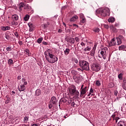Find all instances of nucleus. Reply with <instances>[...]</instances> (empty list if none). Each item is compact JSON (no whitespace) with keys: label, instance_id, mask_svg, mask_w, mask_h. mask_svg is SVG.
<instances>
[{"label":"nucleus","instance_id":"obj_1","mask_svg":"<svg viewBox=\"0 0 126 126\" xmlns=\"http://www.w3.org/2000/svg\"><path fill=\"white\" fill-rule=\"evenodd\" d=\"M44 55L46 61H47L48 63H55L56 62H58V57L50 53V52L45 51L44 52Z\"/></svg>","mask_w":126,"mask_h":126},{"label":"nucleus","instance_id":"obj_2","mask_svg":"<svg viewBox=\"0 0 126 126\" xmlns=\"http://www.w3.org/2000/svg\"><path fill=\"white\" fill-rule=\"evenodd\" d=\"M97 11H98L99 14L102 17H106V16H109L110 15V9L108 8H101Z\"/></svg>","mask_w":126,"mask_h":126},{"label":"nucleus","instance_id":"obj_3","mask_svg":"<svg viewBox=\"0 0 126 126\" xmlns=\"http://www.w3.org/2000/svg\"><path fill=\"white\" fill-rule=\"evenodd\" d=\"M79 66L83 70H90L89 68V63L85 60H81L79 61Z\"/></svg>","mask_w":126,"mask_h":126},{"label":"nucleus","instance_id":"obj_4","mask_svg":"<svg viewBox=\"0 0 126 126\" xmlns=\"http://www.w3.org/2000/svg\"><path fill=\"white\" fill-rule=\"evenodd\" d=\"M101 69V65L98 63H93L91 65V70L93 71H95L97 72Z\"/></svg>","mask_w":126,"mask_h":126},{"label":"nucleus","instance_id":"obj_5","mask_svg":"<svg viewBox=\"0 0 126 126\" xmlns=\"http://www.w3.org/2000/svg\"><path fill=\"white\" fill-rule=\"evenodd\" d=\"M88 91V89H87V87H85L82 90H80V97L81 98H85V94Z\"/></svg>","mask_w":126,"mask_h":126},{"label":"nucleus","instance_id":"obj_6","mask_svg":"<svg viewBox=\"0 0 126 126\" xmlns=\"http://www.w3.org/2000/svg\"><path fill=\"white\" fill-rule=\"evenodd\" d=\"M69 91L72 95H77V96H79L80 95L79 92L76 91L75 88H71L69 89Z\"/></svg>","mask_w":126,"mask_h":126},{"label":"nucleus","instance_id":"obj_7","mask_svg":"<svg viewBox=\"0 0 126 126\" xmlns=\"http://www.w3.org/2000/svg\"><path fill=\"white\" fill-rule=\"evenodd\" d=\"M50 103H51L54 106L58 105V99L55 96H52L50 100Z\"/></svg>","mask_w":126,"mask_h":126},{"label":"nucleus","instance_id":"obj_8","mask_svg":"<svg viewBox=\"0 0 126 126\" xmlns=\"http://www.w3.org/2000/svg\"><path fill=\"white\" fill-rule=\"evenodd\" d=\"M108 44L109 47H112V46H116L117 42L115 41V39L113 38Z\"/></svg>","mask_w":126,"mask_h":126},{"label":"nucleus","instance_id":"obj_9","mask_svg":"<svg viewBox=\"0 0 126 126\" xmlns=\"http://www.w3.org/2000/svg\"><path fill=\"white\" fill-rule=\"evenodd\" d=\"M1 30H2V31H6L7 30H10V27L8 26L6 27H1Z\"/></svg>","mask_w":126,"mask_h":126},{"label":"nucleus","instance_id":"obj_10","mask_svg":"<svg viewBox=\"0 0 126 126\" xmlns=\"http://www.w3.org/2000/svg\"><path fill=\"white\" fill-rule=\"evenodd\" d=\"M77 19H78V17L77 16H74L70 19V22H74V21H76Z\"/></svg>","mask_w":126,"mask_h":126},{"label":"nucleus","instance_id":"obj_11","mask_svg":"<svg viewBox=\"0 0 126 126\" xmlns=\"http://www.w3.org/2000/svg\"><path fill=\"white\" fill-rule=\"evenodd\" d=\"M25 4L23 3H20L19 4V11H22V8L24 7Z\"/></svg>","mask_w":126,"mask_h":126},{"label":"nucleus","instance_id":"obj_12","mask_svg":"<svg viewBox=\"0 0 126 126\" xmlns=\"http://www.w3.org/2000/svg\"><path fill=\"white\" fill-rule=\"evenodd\" d=\"M69 52H70V49L66 48L65 50H64V55H65V56H68L69 54Z\"/></svg>","mask_w":126,"mask_h":126},{"label":"nucleus","instance_id":"obj_13","mask_svg":"<svg viewBox=\"0 0 126 126\" xmlns=\"http://www.w3.org/2000/svg\"><path fill=\"white\" fill-rule=\"evenodd\" d=\"M26 89V87L24 86V85H22L20 86V88H19V91H24Z\"/></svg>","mask_w":126,"mask_h":126},{"label":"nucleus","instance_id":"obj_14","mask_svg":"<svg viewBox=\"0 0 126 126\" xmlns=\"http://www.w3.org/2000/svg\"><path fill=\"white\" fill-rule=\"evenodd\" d=\"M41 90L37 89L35 91V96H39V95H41Z\"/></svg>","mask_w":126,"mask_h":126},{"label":"nucleus","instance_id":"obj_15","mask_svg":"<svg viewBox=\"0 0 126 126\" xmlns=\"http://www.w3.org/2000/svg\"><path fill=\"white\" fill-rule=\"evenodd\" d=\"M125 125H126V123L123 121H120L118 124V126H124Z\"/></svg>","mask_w":126,"mask_h":126},{"label":"nucleus","instance_id":"obj_16","mask_svg":"<svg viewBox=\"0 0 126 126\" xmlns=\"http://www.w3.org/2000/svg\"><path fill=\"white\" fill-rule=\"evenodd\" d=\"M69 42L70 44H74V43H75V40L74 38L71 37L69 39Z\"/></svg>","mask_w":126,"mask_h":126},{"label":"nucleus","instance_id":"obj_17","mask_svg":"<svg viewBox=\"0 0 126 126\" xmlns=\"http://www.w3.org/2000/svg\"><path fill=\"white\" fill-rule=\"evenodd\" d=\"M24 9H26L27 10H29L30 8V6L29 5L27 4H25L24 7Z\"/></svg>","mask_w":126,"mask_h":126},{"label":"nucleus","instance_id":"obj_18","mask_svg":"<svg viewBox=\"0 0 126 126\" xmlns=\"http://www.w3.org/2000/svg\"><path fill=\"white\" fill-rule=\"evenodd\" d=\"M95 51L94 49H92L91 51L90 55L92 57H95Z\"/></svg>","mask_w":126,"mask_h":126},{"label":"nucleus","instance_id":"obj_19","mask_svg":"<svg viewBox=\"0 0 126 126\" xmlns=\"http://www.w3.org/2000/svg\"><path fill=\"white\" fill-rule=\"evenodd\" d=\"M126 45H121L119 46V51H123V50L126 49Z\"/></svg>","mask_w":126,"mask_h":126},{"label":"nucleus","instance_id":"obj_20","mask_svg":"<svg viewBox=\"0 0 126 126\" xmlns=\"http://www.w3.org/2000/svg\"><path fill=\"white\" fill-rule=\"evenodd\" d=\"M30 17V16H29V15L28 14L26 15L25 17L24 18L25 21H28V20H29Z\"/></svg>","mask_w":126,"mask_h":126},{"label":"nucleus","instance_id":"obj_21","mask_svg":"<svg viewBox=\"0 0 126 126\" xmlns=\"http://www.w3.org/2000/svg\"><path fill=\"white\" fill-rule=\"evenodd\" d=\"M108 22H110L113 23V22H115V18H110L108 19Z\"/></svg>","mask_w":126,"mask_h":126},{"label":"nucleus","instance_id":"obj_22","mask_svg":"<svg viewBox=\"0 0 126 126\" xmlns=\"http://www.w3.org/2000/svg\"><path fill=\"white\" fill-rule=\"evenodd\" d=\"M93 31L95 33H99L100 32V29L99 28H95L93 30Z\"/></svg>","mask_w":126,"mask_h":126},{"label":"nucleus","instance_id":"obj_23","mask_svg":"<svg viewBox=\"0 0 126 126\" xmlns=\"http://www.w3.org/2000/svg\"><path fill=\"white\" fill-rule=\"evenodd\" d=\"M91 50V47H89V46H88L84 49V51L85 52H87V51L89 52Z\"/></svg>","mask_w":126,"mask_h":126},{"label":"nucleus","instance_id":"obj_24","mask_svg":"<svg viewBox=\"0 0 126 126\" xmlns=\"http://www.w3.org/2000/svg\"><path fill=\"white\" fill-rule=\"evenodd\" d=\"M26 55H27V56H28L29 57H30L31 54H30V51H29V49H26Z\"/></svg>","mask_w":126,"mask_h":126},{"label":"nucleus","instance_id":"obj_25","mask_svg":"<svg viewBox=\"0 0 126 126\" xmlns=\"http://www.w3.org/2000/svg\"><path fill=\"white\" fill-rule=\"evenodd\" d=\"M42 41H43V37L39 38L37 39V43H38V44H41V43H42Z\"/></svg>","mask_w":126,"mask_h":126},{"label":"nucleus","instance_id":"obj_26","mask_svg":"<svg viewBox=\"0 0 126 126\" xmlns=\"http://www.w3.org/2000/svg\"><path fill=\"white\" fill-rule=\"evenodd\" d=\"M29 121V117H25L24 119V123H27Z\"/></svg>","mask_w":126,"mask_h":126},{"label":"nucleus","instance_id":"obj_27","mask_svg":"<svg viewBox=\"0 0 126 126\" xmlns=\"http://www.w3.org/2000/svg\"><path fill=\"white\" fill-rule=\"evenodd\" d=\"M22 80L24 82V84H23V85H24V86H25V85H27L28 83H27V81H26V80L25 79L23 78Z\"/></svg>","mask_w":126,"mask_h":126},{"label":"nucleus","instance_id":"obj_28","mask_svg":"<svg viewBox=\"0 0 126 126\" xmlns=\"http://www.w3.org/2000/svg\"><path fill=\"white\" fill-rule=\"evenodd\" d=\"M80 22L81 23H85L86 22V19L85 18L80 19Z\"/></svg>","mask_w":126,"mask_h":126},{"label":"nucleus","instance_id":"obj_29","mask_svg":"<svg viewBox=\"0 0 126 126\" xmlns=\"http://www.w3.org/2000/svg\"><path fill=\"white\" fill-rule=\"evenodd\" d=\"M105 52H106L105 49H102L101 51L100 52V54L102 56H105Z\"/></svg>","mask_w":126,"mask_h":126},{"label":"nucleus","instance_id":"obj_30","mask_svg":"<svg viewBox=\"0 0 126 126\" xmlns=\"http://www.w3.org/2000/svg\"><path fill=\"white\" fill-rule=\"evenodd\" d=\"M61 102H63V103H65L67 100L65 98H62L60 100Z\"/></svg>","mask_w":126,"mask_h":126},{"label":"nucleus","instance_id":"obj_31","mask_svg":"<svg viewBox=\"0 0 126 126\" xmlns=\"http://www.w3.org/2000/svg\"><path fill=\"white\" fill-rule=\"evenodd\" d=\"M28 25H29L30 28H33V29H34V25H33V24H32L31 23H28Z\"/></svg>","mask_w":126,"mask_h":126},{"label":"nucleus","instance_id":"obj_32","mask_svg":"<svg viewBox=\"0 0 126 126\" xmlns=\"http://www.w3.org/2000/svg\"><path fill=\"white\" fill-rule=\"evenodd\" d=\"M118 78L120 79V80L123 79V73H121L118 75Z\"/></svg>","mask_w":126,"mask_h":126},{"label":"nucleus","instance_id":"obj_33","mask_svg":"<svg viewBox=\"0 0 126 126\" xmlns=\"http://www.w3.org/2000/svg\"><path fill=\"white\" fill-rule=\"evenodd\" d=\"M110 29H111V30H112L113 32H115L116 30H117V29L115 27H114V26H110Z\"/></svg>","mask_w":126,"mask_h":126},{"label":"nucleus","instance_id":"obj_34","mask_svg":"<svg viewBox=\"0 0 126 126\" xmlns=\"http://www.w3.org/2000/svg\"><path fill=\"white\" fill-rule=\"evenodd\" d=\"M13 63V60L12 59H9L8 61V64H12Z\"/></svg>","mask_w":126,"mask_h":126},{"label":"nucleus","instance_id":"obj_35","mask_svg":"<svg viewBox=\"0 0 126 126\" xmlns=\"http://www.w3.org/2000/svg\"><path fill=\"white\" fill-rule=\"evenodd\" d=\"M117 43H118V45H121V44H122V40L117 38Z\"/></svg>","mask_w":126,"mask_h":126},{"label":"nucleus","instance_id":"obj_36","mask_svg":"<svg viewBox=\"0 0 126 126\" xmlns=\"http://www.w3.org/2000/svg\"><path fill=\"white\" fill-rule=\"evenodd\" d=\"M95 84L97 86H100V85H101V83L100 82V81L98 80L96 81Z\"/></svg>","mask_w":126,"mask_h":126},{"label":"nucleus","instance_id":"obj_37","mask_svg":"<svg viewBox=\"0 0 126 126\" xmlns=\"http://www.w3.org/2000/svg\"><path fill=\"white\" fill-rule=\"evenodd\" d=\"M79 17L80 19H83V18H85V17H84V15L83 14L81 13L79 14Z\"/></svg>","mask_w":126,"mask_h":126},{"label":"nucleus","instance_id":"obj_38","mask_svg":"<svg viewBox=\"0 0 126 126\" xmlns=\"http://www.w3.org/2000/svg\"><path fill=\"white\" fill-rule=\"evenodd\" d=\"M6 50V51H7V52H11V51H12V49L11 48V47H7Z\"/></svg>","mask_w":126,"mask_h":126},{"label":"nucleus","instance_id":"obj_39","mask_svg":"<svg viewBox=\"0 0 126 126\" xmlns=\"http://www.w3.org/2000/svg\"><path fill=\"white\" fill-rule=\"evenodd\" d=\"M13 16L14 19H15L16 20H18V16H17V15H14Z\"/></svg>","mask_w":126,"mask_h":126},{"label":"nucleus","instance_id":"obj_40","mask_svg":"<svg viewBox=\"0 0 126 126\" xmlns=\"http://www.w3.org/2000/svg\"><path fill=\"white\" fill-rule=\"evenodd\" d=\"M73 78L74 80H78L79 79V78L77 77L76 75L73 76Z\"/></svg>","mask_w":126,"mask_h":126},{"label":"nucleus","instance_id":"obj_41","mask_svg":"<svg viewBox=\"0 0 126 126\" xmlns=\"http://www.w3.org/2000/svg\"><path fill=\"white\" fill-rule=\"evenodd\" d=\"M14 35H15V36H16L17 38H18V37H19V35L18 34V32H16L14 33Z\"/></svg>","mask_w":126,"mask_h":126},{"label":"nucleus","instance_id":"obj_42","mask_svg":"<svg viewBox=\"0 0 126 126\" xmlns=\"http://www.w3.org/2000/svg\"><path fill=\"white\" fill-rule=\"evenodd\" d=\"M53 104H52V103H50V102H49V109H52V108H53Z\"/></svg>","mask_w":126,"mask_h":126},{"label":"nucleus","instance_id":"obj_43","mask_svg":"<svg viewBox=\"0 0 126 126\" xmlns=\"http://www.w3.org/2000/svg\"><path fill=\"white\" fill-rule=\"evenodd\" d=\"M117 38L122 40H123V39H124V36H123L122 35H119L118 38Z\"/></svg>","mask_w":126,"mask_h":126},{"label":"nucleus","instance_id":"obj_44","mask_svg":"<svg viewBox=\"0 0 126 126\" xmlns=\"http://www.w3.org/2000/svg\"><path fill=\"white\" fill-rule=\"evenodd\" d=\"M123 88L125 90H126V83H125L124 85H123Z\"/></svg>","mask_w":126,"mask_h":126},{"label":"nucleus","instance_id":"obj_45","mask_svg":"<svg viewBox=\"0 0 126 126\" xmlns=\"http://www.w3.org/2000/svg\"><path fill=\"white\" fill-rule=\"evenodd\" d=\"M10 101V98H7V100H6L5 103L6 104H8V103H9Z\"/></svg>","mask_w":126,"mask_h":126},{"label":"nucleus","instance_id":"obj_46","mask_svg":"<svg viewBox=\"0 0 126 126\" xmlns=\"http://www.w3.org/2000/svg\"><path fill=\"white\" fill-rule=\"evenodd\" d=\"M104 28H106V29H109L110 28V27L108 25H104Z\"/></svg>","mask_w":126,"mask_h":126},{"label":"nucleus","instance_id":"obj_47","mask_svg":"<svg viewBox=\"0 0 126 126\" xmlns=\"http://www.w3.org/2000/svg\"><path fill=\"white\" fill-rule=\"evenodd\" d=\"M74 99H79V96H78L77 95H76L74 96Z\"/></svg>","mask_w":126,"mask_h":126},{"label":"nucleus","instance_id":"obj_48","mask_svg":"<svg viewBox=\"0 0 126 126\" xmlns=\"http://www.w3.org/2000/svg\"><path fill=\"white\" fill-rule=\"evenodd\" d=\"M73 26L74 27H76V28H78V25H77L76 24H73Z\"/></svg>","mask_w":126,"mask_h":126},{"label":"nucleus","instance_id":"obj_49","mask_svg":"<svg viewBox=\"0 0 126 126\" xmlns=\"http://www.w3.org/2000/svg\"><path fill=\"white\" fill-rule=\"evenodd\" d=\"M75 40L76 42L79 41V38L78 37H75Z\"/></svg>","mask_w":126,"mask_h":126},{"label":"nucleus","instance_id":"obj_50","mask_svg":"<svg viewBox=\"0 0 126 126\" xmlns=\"http://www.w3.org/2000/svg\"><path fill=\"white\" fill-rule=\"evenodd\" d=\"M5 38H6V39H7V40H9V39H10L9 35H6Z\"/></svg>","mask_w":126,"mask_h":126},{"label":"nucleus","instance_id":"obj_51","mask_svg":"<svg viewBox=\"0 0 126 126\" xmlns=\"http://www.w3.org/2000/svg\"><path fill=\"white\" fill-rule=\"evenodd\" d=\"M118 120H120V118H119V117H116L115 118L116 123H118Z\"/></svg>","mask_w":126,"mask_h":126},{"label":"nucleus","instance_id":"obj_52","mask_svg":"<svg viewBox=\"0 0 126 126\" xmlns=\"http://www.w3.org/2000/svg\"><path fill=\"white\" fill-rule=\"evenodd\" d=\"M81 45H82V47H85V43L84 42H81Z\"/></svg>","mask_w":126,"mask_h":126},{"label":"nucleus","instance_id":"obj_53","mask_svg":"<svg viewBox=\"0 0 126 126\" xmlns=\"http://www.w3.org/2000/svg\"><path fill=\"white\" fill-rule=\"evenodd\" d=\"M113 120H115V118L116 117V114H113L112 116Z\"/></svg>","mask_w":126,"mask_h":126},{"label":"nucleus","instance_id":"obj_54","mask_svg":"<svg viewBox=\"0 0 126 126\" xmlns=\"http://www.w3.org/2000/svg\"><path fill=\"white\" fill-rule=\"evenodd\" d=\"M71 105L72 107H74V105H75V103H74V101L72 102L71 103Z\"/></svg>","mask_w":126,"mask_h":126},{"label":"nucleus","instance_id":"obj_55","mask_svg":"<svg viewBox=\"0 0 126 126\" xmlns=\"http://www.w3.org/2000/svg\"><path fill=\"white\" fill-rule=\"evenodd\" d=\"M33 30H34V29L30 28V29H29L30 32H32V31H33Z\"/></svg>","mask_w":126,"mask_h":126},{"label":"nucleus","instance_id":"obj_56","mask_svg":"<svg viewBox=\"0 0 126 126\" xmlns=\"http://www.w3.org/2000/svg\"><path fill=\"white\" fill-rule=\"evenodd\" d=\"M93 92H94L93 89L92 88H91V89H90V93H93Z\"/></svg>","mask_w":126,"mask_h":126},{"label":"nucleus","instance_id":"obj_57","mask_svg":"<svg viewBox=\"0 0 126 126\" xmlns=\"http://www.w3.org/2000/svg\"><path fill=\"white\" fill-rule=\"evenodd\" d=\"M97 47V46L96 45H94L93 48V50H94L95 51H96V47Z\"/></svg>","mask_w":126,"mask_h":126},{"label":"nucleus","instance_id":"obj_58","mask_svg":"<svg viewBox=\"0 0 126 126\" xmlns=\"http://www.w3.org/2000/svg\"><path fill=\"white\" fill-rule=\"evenodd\" d=\"M42 44H43V45H48V43L45 41H43Z\"/></svg>","mask_w":126,"mask_h":126},{"label":"nucleus","instance_id":"obj_59","mask_svg":"<svg viewBox=\"0 0 126 126\" xmlns=\"http://www.w3.org/2000/svg\"><path fill=\"white\" fill-rule=\"evenodd\" d=\"M17 79H18V80H20V79H21V76H18L17 77Z\"/></svg>","mask_w":126,"mask_h":126},{"label":"nucleus","instance_id":"obj_60","mask_svg":"<svg viewBox=\"0 0 126 126\" xmlns=\"http://www.w3.org/2000/svg\"><path fill=\"white\" fill-rule=\"evenodd\" d=\"M74 62L76 63H78V60H77V59H75L74 60Z\"/></svg>","mask_w":126,"mask_h":126},{"label":"nucleus","instance_id":"obj_61","mask_svg":"<svg viewBox=\"0 0 126 126\" xmlns=\"http://www.w3.org/2000/svg\"><path fill=\"white\" fill-rule=\"evenodd\" d=\"M114 86V84L111 83L110 84V87H113Z\"/></svg>","mask_w":126,"mask_h":126},{"label":"nucleus","instance_id":"obj_62","mask_svg":"<svg viewBox=\"0 0 126 126\" xmlns=\"http://www.w3.org/2000/svg\"><path fill=\"white\" fill-rule=\"evenodd\" d=\"M59 33H62V32H63V30L59 29L58 31Z\"/></svg>","mask_w":126,"mask_h":126},{"label":"nucleus","instance_id":"obj_63","mask_svg":"<svg viewBox=\"0 0 126 126\" xmlns=\"http://www.w3.org/2000/svg\"><path fill=\"white\" fill-rule=\"evenodd\" d=\"M43 26H44V28L45 29H46V28H47V25L44 24Z\"/></svg>","mask_w":126,"mask_h":126},{"label":"nucleus","instance_id":"obj_64","mask_svg":"<svg viewBox=\"0 0 126 126\" xmlns=\"http://www.w3.org/2000/svg\"><path fill=\"white\" fill-rule=\"evenodd\" d=\"M115 27H118V26H119V24L118 23L115 24Z\"/></svg>","mask_w":126,"mask_h":126}]
</instances>
